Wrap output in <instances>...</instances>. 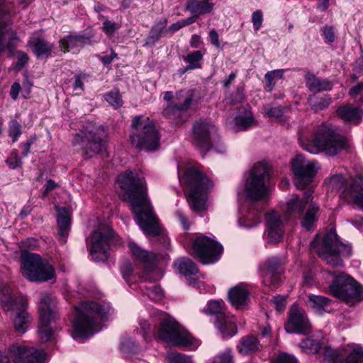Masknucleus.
<instances>
[{"mask_svg": "<svg viewBox=\"0 0 363 363\" xmlns=\"http://www.w3.org/2000/svg\"><path fill=\"white\" fill-rule=\"evenodd\" d=\"M9 353L14 363H45L46 354L33 347L13 344L10 346Z\"/></svg>", "mask_w": 363, "mask_h": 363, "instance_id": "nucleus-20", "label": "nucleus"}, {"mask_svg": "<svg viewBox=\"0 0 363 363\" xmlns=\"http://www.w3.org/2000/svg\"><path fill=\"white\" fill-rule=\"evenodd\" d=\"M204 52L201 50H196L188 54L185 58V61L189 62L185 68V71L189 69H195L201 67V60L203 59Z\"/></svg>", "mask_w": 363, "mask_h": 363, "instance_id": "nucleus-43", "label": "nucleus"}, {"mask_svg": "<svg viewBox=\"0 0 363 363\" xmlns=\"http://www.w3.org/2000/svg\"><path fill=\"white\" fill-rule=\"evenodd\" d=\"M222 252V246L207 236L198 235L191 242V255L204 264H213L218 261Z\"/></svg>", "mask_w": 363, "mask_h": 363, "instance_id": "nucleus-17", "label": "nucleus"}, {"mask_svg": "<svg viewBox=\"0 0 363 363\" xmlns=\"http://www.w3.org/2000/svg\"><path fill=\"white\" fill-rule=\"evenodd\" d=\"M117 181L125 193L124 199L130 203L132 211L144 233L149 236L160 235V228L147 198L144 177L127 170L118 177Z\"/></svg>", "mask_w": 363, "mask_h": 363, "instance_id": "nucleus-1", "label": "nucleus"}, {"mask_svg": "<svg viewBox=\"0 0 363 363\" xmlns=\"http://www.w3.org/2000/svg\"><path fill=\"white\" fill-rule=\"evenodd\" d=\"M328 274L333 277V281L330 285V291L333 296L347 303L354 299L362 298L363 289L352 277L342 272H328Z\"/></svg>", "mask_w": 363, "mask_h": 363, "instance_id": "nucleus-13", "label": "nucleus"}, {"mask_svg": "<svg viewBox=\"0 0 363 363\" xmlns=\"http://www.w3.org/2000/svg\"><path fill=\"white\" fill-rule=\"evenodd\" d=\"M107 133L101 125L88 123L77 133L72 144L74 146L81 145L84 149V153L88 157L89 153L99 154L106 150Z\"/></svg>", "mask_w": 363, "mask_h": 363, "instance_id": "nucleus-12", "label": "nucleus"}, {"mask_svg": "<svg viewBox=\"0 0 363 363\" xmlns=\"http://www.w3.org/2000/svg\"><path fill=\"white\" fill-rule=\"evenodd\" d=\"M311 190L306 191L303 197L294 194L289 197L284 208V213L289 219L301 218V225L305 229L310 230L318 218L319 206L315 203H311L306 213L303 215L306 205L309 203L312 196Z\"/></svg>", "mask_w": 363, "mask_h": 363, "instance_id": "nucleus-7", "label": "nucleus"}, {"mask_svg": "<svg viewBox=\"0 0 363 363\" xmlns=\"http://www.w3.org/2000/svg\"><path fill=\"white\" fill-rule=\"evenodd\" d=\"M89 42V38L82 35H69L59 42V48L63 52L72 50H79Z\"/></svg>", "mask_w": 363, "mask_h": 363, "instance_id": "nucleus-28", "label": "nucleus"}, {"mask_svg": "<svg viewBox=\"0 0 363 363\" xmlns=\"http://www.w3.org/2000/svg\"><path fill=\"white\" fill-rule=\"evenodd\" d=\"M311 137L309 138L306 130L300 132V145L312 154L323 152L328 155L335 156L348 147L346 138L330 125L322 124L315 127Z\"/></svg>", "mask_w": 363, "mask_h": 363, "instance_id": "nucleus-2", "label": "nucleus"}, {"mask_svg": "<svg viewBox=\"0 0 363 363\" xmlns=\"http://www.w3.org/2000/svg\"><path fill=\"white\" fill-rule=\"evenodd\" d=\"M272 363H297V360L291 354L281 353L272 361Z\"/></svg>", "mask_w": 363, "mask_h": 363, "instance_id": "nucleus-52", "label": "nucleus"}, {"mask_svg": "<svg viewBox=\"0 0 363 363\" xmlns=\"http://www.w3.org/2000/svg\"><path fill=\"white\" fill-rule=\"evenodd\" d=\"M300 347L306 353L320 352L324 363H363V347L356 344L335 350L328 346L322 347L318 341L307 338L300 343Z\"/></svg>", "mask_w": 363, "mask_h": 363, "instance_id": "nucleus-4", "label": "nucleus"}, {"mask_svg": "<svg viewBox=\"0 0 363 363\" xmlns=\"http://www.w3.org/2000/svg\"><path fill=\"white\" fill-rule=\"evenodd\" d=\"M192 102L191 96L184 97L182 103H177L175 104H169L163 111L164 116L169 118L172 120H177L180 116L181 113L187 110Z\"/></svg>", "mask_w": 363, "mask_h": 363, "instance_id": "nucleus-35", "label": "nucleus"}, {"mask_svg": "<svg viewBox=\"0 0 363 363\" xmlns=\"http://www.w3.org/2000/svg\"><path fill=\"white\" fill-rule=\"evenodd\" d=\"M266 219L269 242L280 241L284 233V223L280 219L279 214L272 211L266 215Z\"/></svg>", "mask_w": 363, "mask_h": 363, "instance_id": "nucleus-25", "label": "nucleus"}, {"mask_svg": "<svg viewBox=\"0 0 363 363\" xmlns=\"http://www.w3.org/2000/svg\"><path fill=\"white\" fill-rule=\"evenodd\" d=\"M325 41L327 43H333L335 39L334 29L331 26H325L322 29Z\"/></svg>", "mask_w": 363, "mask_h": 363, "instance_id": "nucleus-54", "label": "nucleus"}, {"mask_svg": "<svg viewBox=\"0 0 363 363\" xmlns=\"http://www.w3.org/2000/svg\"><path fill=\"white\" fill-rule=\"evenodd\" d=\"M76 311L77 315L73 322L75 334L86 337L101 330V322L108 313L110 306L105 301H83Z\"/></svg>", "mask_w": 363, "mask_h": 363, "instance_id": "nucleus-3", "label": "nucleus"}, {"mask_svg": "<svg viewBox=\"0 0 363 363\" xmlns=\"http://www.w3.org/2000/svg\"><path fill=\"white\" fill-rule=\"evenodd\" d=\"M6 163L11 169H16L22 164L21 160L18 155L17 151L11 153L10 158L6 160Z\"/></svg>", "mask_w": 363, "mask_h": 363, "instance_id": "nucleus-53", "label": "nucleus"}, {"mask_svg": "<svg viewBox=\"0 0 363 363\" xmlns=\"http://www.w3.org/2000/svg\"><path fill=\"white\" fill-rule=\"evenodd\" d=\"M166 25L167 21L165 19L160 20L157 24L152 28L150 35L147 38V43L154 45L161 37Z\"/></svg>", "mask_w": 363, "mask_h": 363, "instance_id": "nucleus-44", "label": "nucleus"}, {"mask_svg": "<svg viewBox=\"0 0 363 363\" xmlns=\"http://www.w3.org/2000/svg\"><path fill=\"white\" fill-rule=\"evenodd\" d=\"M21 271L22 275L32 282H45L55 277L52 264L39 255L26 250L21 255Z\"/></svg>", "mask_w": 363, "mask_h": 363, "instance_id": "nucleus-10", "label": "nucleus"}, {"mask_svg": "<svg viewBox=\"0 0 363 363\" xmlns=\"http://www.w3.org/2000/svg\"><path fill=\"white\" fill-rule=\"evenodd\" d=\"M228 298L230 303L235 307H243L249 301V291L240 285L236 286L229 290Z\"/></svg>", "mask_w": 363, "mask_h": 363, "instance_id": "nucleus-32", "label": "nucleus"}, {"mask_svg": "<svg viewBox=\"0 0 363 363\" xmlns=\"http://www.w3.org/2000/svg\"><path fill=\"white\" fill-rule=\"evenodd\" d=\"M0 304L6 311H13V326L18 333H24L32 321V318L26 311L27 301L21 295L16 294L11 289L5 285L0 291Z\"/></svg>", "mask_w": 363, "mask_h": 363, "instance_id": "nucleus-6", "label": "nucleus"}, {"mask_svg": "<svg viewBox=\"0 0 363 363\" xmlns=\"http://www.w3.org/2000/svg\"><path fill=\"white\" fill-rule=\"evenodd\" d=\"M286 108L283 106H273L272 105H266L264 107V114L269 118H272L280 123L286 121L284 113Z\"/></svg>", "mask_w": 363, "mask_h": 363, "instance_id": "nucleus-42", "label": "nucleus"}, {"mask_svg": "<svg viewBox=\"0 0 363 363\" xmlns=\"http://www.w3.org/2000/svg\"><path fill=\"white\" fill-rule=\"evenodd\" d=\"M286 297L285 296H276L274 297L272 301L275 306L276 309L279 312H281L285 309L286 303H285Z\"/></svg>", "mask_w": 363, "mask_h": 363, "instance_id": "nucleus-57", "label": "nucleus"}, {"mask_svg": "<svg viewBox=\"0 0 363 363\" xmlns=\"http://www.w3.org/2000/svg\"><path fill=\"white\" fill-rule=\"evenodd\" d=\"M264 79L266 80V86L269 90H272L274 86L273 83V80L275 79L272 71L267 72L264 75Z\"/></svg>", "mask_w": 363, "mask_h": 363, "instance_id": "nucleus-61", "label": "nucleus"}, {"mask_svg": "<svg viewBox=\"0 0 363 363\" xmlns=\"http://www.w3.org/2000/svg\"><path fill=\"white\" fill-rule=\"evenodd\" d=\"M222 303L219 301H208L203 311L206 314L216 315L215 325L221 333L233 336L236 333L235 318L225 315L223 311Z\"/></svg>", "mask_w": 363, "mask_h": 363, "instance_id": "nucleus-19", "label": "nucleus"}, {"mask_svg": "<svg viewBox=\"0 0 363 363\" xmlns=\"http://www.w3.org/2000/svg\"><path fill=\"white\" fill-rule=\"evenodd\" d=\"M345 198L363 210V175H358L350 183V189L345 190Z\"/></svg>", "mask_w": 363, "mask_h": 363, "instance_id": "nucleus-26", "label": "nucleus"}, {"mask_svg": "<svg viewBox=\"0 0 363 363\" xmlns=\"http://www.w3.org/2000/svg\"><path fill=\"white\" fill-rule=\"evenodd\" d=\"M252 21L255 30H258L262 23V12L257 10L252 13Z\"/></svg>", "mask_w": 363, "mask_h": 363, "instance_id": "nucleus-56", "label": "nucleus"}, {"mask_svg": "<svg viewBox=\"0 0 363 363\" xmlns=\"http://www.w3.org/2000/svg\"><path fill=\"white\" fill-rule=\"evenodd\" d=\"M128 247L133 257L141 262L145 267L152 269L153 267L156 256L154 253L150 252L133 242H128Z\"/></svg>", "mask_w": 363, "mask_h": 363, "instance_id": "nucleus-29", "label": "nucleus"}, {"mask_svg": "<svg viewBox=\"0 0 363 363\" xmlns=\"http://www.w3.org/2000/svg\"><path fill=\"white\" fill-rule=\"evenodd\" d=\"M86 78L85 74H79L74 77V83L73 88L74 90H84V82L83 80Z\"/></svg>", "mask_w": 363, "mask_h": 363, "instance_id": "nucleus-58", "label": "nucleus"}, {"mask_svg": "<svg viewBox=\"0 0 363 363\" xmlns=\"http://www.w3.org/2000/svg\"><path fill=\"white\" fill-rule=\"evenodd\" d=\"M255 120L250 111H245L244 115L238 116L235 118L233 130L235 132L245 130L253 125Z\"/></svg>", "mask_w": 363, "mask_h": 363, "instance_id": "nucleus-41", "label": "nucleus"}, {"mask_svg": "<svg viewBox=\"0 0 363 363\" xmlns=\"http://www.w3.org/2000/svg\"><path fill=\"white\" fill-rule=\"evenodd\" d=\"M211 363H233L232 350L227 349L218 354Z\"/></svg>", "mask_w": 363, "mask_h": 363, "instance_id": "nucleus-51", "label": "nucleus"}, {"mask_svg": "<svg viewBox=\"0 0 363 363\" xmlns=\"http://www.w3.org/2000/svg\"><path fill=\"white\" fill-rule=\"evenodd\" d=\"M328 189L335 190L345 197V190L350 189V185L347 186L345 184V181L342 175L335 174L331 177L327 178L325 181Z\"/></svg>", "mask_w": 363, "mask_h": 363, "instance_id": "nucleus-40", "label": "nucleus"}, {"mask_svg": "<svg viewBox=\"0 0 363 363\" xmlns=\"http://www.w3.org/2000/svg\"><path fill=\"white\" fill-rule=\"evenodd\" d=\"M237 350L243 355L249 354L259 350V343L256 337L245 336L240 340Z\"/></svg>", "mask_w": 363, "mask_h": 363, "instance_id": "nucleus-37", "label": "nucleus"}, {"mask_svg": "<svg viewBox=\"0 0 363 363\" xmlns=\"http://www.w3.org/2000/svg\"><path fill=\"white\" fill-rule=\"evenodd\" d=\"M169 363H193L190 357L179 352H170L167 354Z\"/></svg>", "mask_w": 363, "mask_h": 363, "instance_id": "nucleus-48", "label": "nucleus"}, {"mask_svg": "<svg viewBox=\"0 0 363 363\" xmlns=\"http://www.w3.org/2000/svg\"><path fill=\"white\" fill-rule=\"evenodd\" d=\"M311 108L315 111L327 108L331 103V99L329 96L316 97L310 96L308 99Z\"/></svg>", "mask_w": 363, "mask_h": 363, "instance_id": "nucleus-45", "label": "nucleus"}, {"mask_svg": "<svg viewBox=\"0 0 363 363\" xmlns=\"http://www.w3.org/2000/svg\"><path fill=\"white\" fill-rule=\"evenodd\" d=\"M106 101L115 108H120L123 105V100L118 89H113L105 95Z\"/></svg>", "mask_w": 363, "mask_h": 363, "instance_id": "nucleus-47", "label": "nucleus"}, {"mask_svg": "<svg viewBox=\"0 0 363 363\" xmlns=\"http://www.w3.org/2000/svg\"><path fill=\"white\" fill-rule=\"evenodd\" d=\"M13 7L12 0H0V52L4 50L6 39L11 41L16 38L9 26V14Z\"/></svg>", "mask_w": 363, "mask_h": 363, "instance_id": "nucleus-23", "label": "nucleus"}, {"mask_svg": "<svg viewBox=\"0 0 363 363\" xmlns=\"http://www.w3.org/2000/svg\"><path fill=\"white\" fill-rule=\"evenodd\" d=\"M261 222L260 212L255 209L254 204L251 205L246 215L238 220L239 225L245 228L256 226Z\"/></svg>", "mask_w": 363, "mask_h": 363, "instance_id": "nucleus-36", "label": "nucleus"}, {"mask_svg": "<svg viewBox=\"0 0 363 363\" xmlns=\"http://www.w3.org/2000/svg\"><path fill=\"white\" fill-rule=\"evenodd\" d=\"M215 127L208 121H201L194 125L193 143L201 151L207 152L211 147V135L214 132Z\"/></svg>", "mask_w": 363, "mask_h": 363, "instance_id": "nucleus-22", "label": "nucleus"}, {"mask_svg": "<svg viewBox=\"0 0 363 363\" xmlns=\"http://www.w3.org/2000/svg\"><path fill=\"white\" fill-rule=\"evenodd\" d=\"M56 300L47 293L40 295L38 303L39 327L38 333L41 341L48 342L52 336L50 324L56 317Z\"/></svg>", "mask_w": 363, "mask_h": 363, "instance_id": "nucleus-16", "label": "nucleus"}, {"mask_svg": "<svg viewBox=\"0 0 363 363\" xmlns=\"http://www.w3.org/2000/svg\"><path fill=\"white\" fill-rule=\"evenodd\" d=\"M269 167L262 162L255 164L250 169L245 185V194L247 199L258 201L268 193L266 181L269 177Z\"/></svg>", "mask_w": 363, "mask_h": 363, "instance_id": "nucleus-14", "label": "nucleus"}, {"mask_svg": "<svg viewBox=\"0 0 363 363\" xmlns=\"http://www.w3.org/2000/svg\"><path fill=\"white\" fill-rule=\"evenodd\" d=\"M177 216L178 217L179 222L182 225L183 228L185 230H188L190 226V223H189L188 218L184 216V214L182 212H180V211H178L177 213Z\"/></svg>", "mask_w": 363, "mask_h": 363, "instance_id": "nucleus-60", "label": "nucleus"}, {"mask_svg": "<svg viewBox=\"0 0 363 363\" xmlns=\"http://www.w3.org/2000/svg\"><path fill=\"white\" fill-rule=\"evenodd\" d=\"M187 9L196 16L210 13L214 9V4L210 0H188Z\"/></svg>", "mask_w": 363, "mask_h": 363, "instance_id": "nucleus-33", "label": "nucleus"}, {"mask_svg": "<svg viewBox=\"0 0 363 363\" xmlns=\"http://www.w3.org/2000/svg\"><path fill=\"white\" fill-rule=\"evenodd\" d=\"M363 83L359 82L357 85L352 86L350 91V96L357 102L363 104Z\"/></svg>", "mask_w": 363, "mask_h": 363, "instance_id": "nucleus-49", "label": "nucleus"}, {"mask_svg": "<svg viewBox=\"0 0 363 363\" xmlns=\"http://www.w3.org/2000/svg\"><path fill=\"white\" fill-rule=\"evenodd\" d=\"M330 300L325 296L315 294H309L308 296L307 303L309 307L317 313H322L326 310Z\"/></svg>", "mask_w": 363, "mask_h": 363, "instance_id": "nucleus-38", "label": "nucleus"}, {"mask_svg": "<svg viewBox=\"0 0 363 363\" xmlns=\"http://www.w3.org/2000/svg\"><path fill=\"white\" fill-rule=\"evenodd\" d=\"M102 30L106 35L111 36L116 31L117 26L114 22L105 21L103 23Z\"/></svg>", "mask_w": 363, "mask_h": 363, "instance_id": "nucleus-55", "label": "nucleus"}, {"mask_svg": "<svg viewBox=\"0 0 363 363\" xmlns=\"http://www.w3.org/2000/svg\"><path fill=\"white\" fill-rule=\"evenodd\" d=\"M203 44L201 36L198 35H193L190 40V45L194 48H199Z\"/></svg>", "mask_w": 363, "mask_h": 363, "instance_id": "nucleus-62", "label": "nucleus"}, {"mask_svg": "<svg viewBox=\"0 0 363 363\" xmlns=\"http://www.w3.org/2000/svg\"><path fill=\"white\" fill-rule=\"evenodd\" d=\"M209 39L211 43L217 48H220L219 36L215 29H212L209 32Z\"/></svg>", "mask_w": 363, "mask_h": 363, "instance_id": "nucleus-59", "label": "nucleus"}, {"mask_svg": "<svg viewBox=\"0 0 363 363\" xmlns=\"http://www.w3.org/2000/svg\"><path fill=\"white\" fill-rule=\"evenodd\" d=\"M287 333L307 334L311 324L303 310L293 306L289 312V318L284 325Z\"/></svg>", "mask_w": 363, "mask_h": 363, "instance_id": "nucleus-21", "label": "nucleus"}, {"mask_svg": "<svg viewBox=\"0 0 363 363\" xmlns=\"http://www.w3.org/2000/svg\"><path fill=\"white\" fill-rule=\"evenodd\" d=\"M279 260L276 257L268 258L259 267L262 283L270 288L275 287L281 280V274L278 271Z\"/></svg>", "mask_w": 363, "mask_h": 363, "instance_id": "nucleus-24", "label": "nucleus"}, {"mask_svg": "<svg viewBox=\"0 0 363 363\" xmlns=\"http://www.w3.org/2000/svg\"><path fill=\"white\" fill-rule=\"evenodd\" d=\"M174 265L178 272L184 276L195 274L198 272L196 264L186 257L177 260L174 262Z\"/></svg>", "mask_w": 363, "mask_h": 363, "instance_id": "nucleus-39", "label": "nucleus"}, {"mask_svg": "<svg viewBox=\"0 0 363 363\" xmlns=\"http://www.w3.org/2000/svg\"><path fill=\"white\" fill-rule=\"evenodd\" d=\"M304 79L306 86L313 93H318L332 89V84L330 81L317 77L311 72H307Z\"/></svg>", "mask_w": 363, "mask_h": 363, "instance_id": "nucleus-31", "label": "nucleus"}, {"mask_svg": "<svg viewBox=\"0 0 363 363\" xmlns=\"http://www.w3.org/2000/svg\"><path fill=\"white\" fill-rule=\"evenodd\" d=\"M20 90V84L18 82L13 83L10 90V95L13 99L16 100L18 98V95L19 94Z\"/></svg>", "mask_w": 363, "mask_h": 363, "instance_id": "nucleus-63", "label": "nucleus"}, {"mask_svg": "<svg viewBox=\"0 0 363 363\" xmlns=\"http://www.w3.org/2000/svg\"><path fill=\"white\" fill-rule=\"evenodd\" d=\"M21 126L16 120H12L9 123V134L12 138L13 142H16L21 135Z\"/></svg>", "mask_w": 363, "mask_h": 363, "instance_id": "nucleus-50", "label": "nucleus"}, {"mask_svg": "<svg viewBox=\"0 0 363 363\" xmlns=\"http://www.w3.org/2000/svg\"><path fill=\"white\" fill-rule=\"evenodd\" d=\"M152 315L158 316L161 320L157 331L160 340L172 346L188 347L190 350H195L199 346V341L191 337L172 317L158 310L154 311Z\"/></svg>", "mask_w": 363, "mask_h": 363, "instance_id": "nucleus-5", "label": "nucleus"}, {"mask_svg": "<svg viewBox=\"0 0 363 363\" xmlns=\"http://www.w3.org/2000/svg\"><path fill=\"white\" fill-rule=\"evenodd\" d=\"M315 160H308L298 154L291 160V169L294 174V184L297 189H303L308 185L319 169Z\"/></svg>", "mask_w": 363, "mask_h": 363, "instance_id": "nucleus-18", "label": "nucleus"}, {"mask_svg": "<svg viewBox=\"0 0 363 363\" xmlns=\"http://www.w3.org/2000/svg\"><path fill=\"white\" fill-rule=\"evenodd\" d=\"M184 179L189 189V202L191 208L197 212L204 209L208 191L213 184L195 167L186 169Z\"/></svg>", "mask_w": 363, "mask_h": 363, "instance_id": "nucleus-9", "label": "nucleus"}, {"mask_svg": "<svg viewBox=\"0 0 363 363\" xmlns=\"http://www.w3.org/2000/svg\"><path fill=\"white\" fill-rule=\"evenodd\" d=\"M90 254L96 261H106L110 256V247L116 245L117 240L111 227L106 225H99L93 232L90 238Z\"/></svg>", "mask_w": 363, "mask_h": 363, "instance_id": "nucleus-15", "label": "nucleus"}, {"mask_svg": "<svg viewBox=\"0 0 363 363\" xmlns=\"http://www.w3.org/2000/svg\"><path fill=\"white\" fill-rule=\"evenodd\" d=\"M354 72L359 76L363 75V55L357 60Z\"/></svg>", "mask_w": 363, "mask_h": 363, "instance_id": "nucleus-64", "label": "nucleus"}, {"mask_svg": "<svg viewBox=\"0 0 363 363\" xmlns=\"http://www.w3.org/2000/svg\"><path fill=\"white\" fill-rule=\"evenodd\" d=\"M57 225L60 240L65 243L69 233L70 217L68 211L64 207L57 208Z\"/></svg>", "mask_w": 363, "mask_h": 363, "instance_id": "nucleus-34", "label": "nucleus"}, {"mask_svg": "<svg viewBox=\"0 0 363 363\" xmlns=\"http://www.w3.org/2000/svg\"><path fill=\"white\" fill-rule=\"evenodd\" d=\"M337 113L345 121L354 124H358L363 117V110L351 104L339 107Z\"/></svg>", "mask_w": 363, "mask_h": 363, "instance_id": "nucleus-30", "label": "nucleus"}, {"mask_svg": "<svg viewBox=\"0 0 363 363\" xmlns=\"http://www.w3.org/2000/svg\"><path fill=\"white\" fill-rule=\"evenodd\" d=\"M28 45L38 59L48 58L54 48L39 33H34L30 38Z\"/></svg>", "mask_w": 363, "mask_h": 363, "instance_id": "nucleus-27", "label": "nucleus"}, {"mask_svg": "<svg viewBox=\"0 0 363 363\" xmlns=\"http://www.w3.org/2000/svg\"><path fill=\"white\" fill-rule=\"evenodd\" d=\"M144 293L152 301H160L163 297V291L160 286L151 284L143 287Z\"/></svg>", "mask_w": 363, "mask_h": 363, "instance_id": "nucleus-46", "label": "nucleus"}, {"mask_svg": "<svg viewBox=\"0 0 363 363\" xmlns=\"http://www.w3.org/2000/svg\"><path fill=\"white\" fill-rule=\"evenodd\" d=\"M131 126L133 130L130 135V140L133 146L146 151H154L159 148L160 135L149 118L135 116Z\"/></svg>", "mask_w": 363, "mask_h": 363, "instance_id": "nucleus-8", "label": "nucleus"}, {"mask_svg": "<svg viewBox=\"0 0 363 363\" xmlns=\"http://www.w3.org/2000/svg\"><path fill=\"white\" fill-rule=\"evenodd\" d=\"M318 240V236L316 235L311 243V246L312 248H318L317 252L319 256L332 267H342L343 262L341 256H349L351 254L350 247L340 242L333 230L328 232L324 235L322 243L318 247L316 246Z\"/></svg>", "mask_w": 363, "mask_h": 363, "instance_id": "nucleus-11", "label": "nucleus"}]
</instances>
